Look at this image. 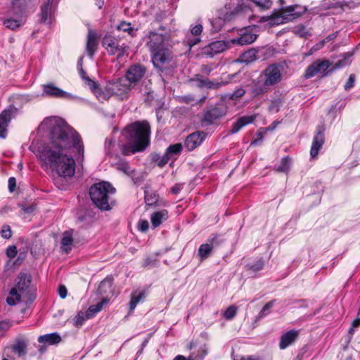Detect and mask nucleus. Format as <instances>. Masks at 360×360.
I'll use <instances>...</instances> for the list:
<instances>
[{
  "instance_id": "2eb2a0df",
  "label": "nucleus",
  "mask_w": 360,
  "mask_h": 360,
  "mask_svg": "<svg viewBox=\"0 0 360 360\" xmlns=\"http://www.w3.org/2000/svg\"><path fill=\"white\" fill-rule=\"evenodd\" d=\"M42 96L54 98H68L70 94L53 84H44Z\"/></svg>"
},
{
  "instance_id": "774afa93",
  "label": "nucleus",
  "mask_w": 360,
  "mask_h": 360,
  "mask_svg": "<svg viewBox=\"0 0 360 360\" xmlns=\"http://www.w3.org/2000/svg\"><path fill=\"white\" fill-rule=\"evenodd\" d=\"M173 360H194V359L192 356H189L188 359H186L182 355H178Z\"/></svg>"
},
{
  "instance_id": "c9c22d12",
  "label": "nucleus",
  "mask_w": 360,
  "mask_h": 360,
  "mask_svg": "<svg viewBox=\"0 0 360 360\" xmlns=\"http://www.w3.org/2000/svg\"><path fill=\"white\" fill-rule=\"evenodd\" d=\"M291 164V159L288 157H284L282 158L279 165L276 168V170L278 172H288Z\"/></svg>"
},
{
  "instance_id": "bb28decb",
  "label": "nucleus",
  "mask_w": 360,
  "mask_h": 360,
  "mask_svg": "<svg viewBox=\"0 0 360 360\" xmlns=\"http://www.w3.org/2000/svg\"><path fill=\"white\" fill-rule=\"evenodd\" d=\"M146 297L144 291L135 290L131 294V300L129 302V310L132 311L137 304Z\"/></svg>"
},
{
  "instance_id": "72a5a7b5",
  "label": "nucleus",
  "mask_w": 360,
  "mask_h": 360,
  "mask_svg": "<svg viewBox=\"0 0 360 360\" xmlns=\"http://www.w3.org/2000/svg\"><path fill=\"white\" fill-rule=\"evenodd\" d=\"M270 90V87L265 85V83L262 82V84H255L253 88L252 89V94L254 96H258L260 95H262L266 92H268Z\"/></svg>"
},
{
  "instance_id": "de8ad7c7",
  "label": "nucleus",
  "mask_w": 360,
  "mask_h": 360,
  "mask_svg": "<svg viewBox=\"0 0 360 360\" xmlns=\"http://www.w3.org/2000/svg\"><path fill=\"white\" fill-rule=\"evenodd\" d=\"M281 101L280 99H276L271 101L269 106V111L273 113L278 112L281 106Z\"/></svg>"
},
{
  "instance_id": "aec40b11",
  "label": "nucleus",
  "mask_w": 360,
  "mask_h": 360,
  "mask_svg": "<svg viewBox=\"0 0 360 360\" xmlns=\"http://www.w3.org/2000/svg\"><path fill=\"white\" fill-rule=\"evenodd\" d=\"M98 39L92 30H89L86 44V51L90 58H92L98 48Z\"/></svg>"
},
{
  "instance_id": "1a4fd4ad",
  "label": "nucleus",
  "mask_w": 360,
  "mask_h": 360,
  "mask_svg": "<svg viewBox=\"0 0 360 360\" xmlns=\"http://www.w3.org/2000/svg\"><path fill=\"white\" fill-rule=\"evenodd\" d=\"M146 68L140 65H131L126 72L125 79L134 88L141 81L146 74Z\"/></svg>"
},
{
  "instance_id": "052dcab7",
  "label": "nucleus",
  "mask_w": 360,
  "mask_h": 360,
  "mask_svg": "<svg viewBox=\"0 0 360 360\" xmlns=\"http://www.w3.org/2000/svg\"><path fill=\"white\" fill-rule=\"evenodd\" d=\"M354 82H355V75L354 74H352L349 75V79L345 85V89L349 90V89L353 87L354 85Z\"/></svg>"
},
{
  "instance_id": "7c9ffc66",
  "label": "nucleus",
  "mask_w": 360,
  "mask_h": 360,
  "mask_svg": "<svg viewBox=\"0 0 360 360\" xmlns=\"http://www.w3.org/2000/svg\"><path fill=\"white\" fill-rule=\"evenodd\" d=\"M108 301V299L104 298L101 300V302L97 303L96 304L90 306L86 311V317L87 319L94 317L98 312L101 311L103 305L106 304Z\"/></svg>"
},
{
  "instance_id": "a211bd4d",
  "label": "nucleus",
  "mask_w": 360,
  "mask_h": 360,
  "mask_svg": "<svg viewBox=\"0 0 360 360\" xmlns=\"http://www.w3.org/2000/svg\"><path fill=\"white\" fill-rule=\"evenodd\" d=\"M53 0L47 1L41 6L40 20L41 22L50 23L51 21L52 13L53 11Z\"/></svg>"
},
{
  "instance_id": "f03ea898",
  "label": "nucleus",
  "mask_w": 360,
  "mask_h": 360,
  "mask_svg": "<svg viewBox=\"0 0 360 360\" xmlns=\"http://www.w3.org/2000/svg\"><path fill=\"white\" fill-rule=\"evenodd\" d=\"M150 127L146 121H137L127 125L124 135L127 143L119 146L124 155L143 151L150 143Z\"/></svg>"
},
{
  "instance_id": "5701e85b",
  "label": "nucleus",
  "mask_w": 360,
  "mask_h": 360,
  "mask_svg": "<svg viewBox=\"0 0 360 360\" xmlns=\"http://www.w3.org/2000/svg\"><path fill=\"white\" fill-rule=\"evenodd\" d=\"M255 115L243 116L240 117L232 126L231 134H236L248 124L252 123L255 120Z\"/></svg>"
},
{
  "instance_id": "8fccbe9b",
  "label": "nucleus",
  "mask_w": 360,
  "mask_h": 360,
  "mask_svg": "<svg viewBox=\"0 0 360 360\" xmlns=\"http://www.w3.org/2000/svg\"><path fill=\"white\" fill-rule=\"evenodd\" d=\"M226 82H219L217 80H210L207 79V89H217L220 88L221 86L226 85Z\"/></svg>"
},
{
  "instance_id": "c85d7f7f",
  "label": "nucleus",
  "mask_w": 360,
  "mask_h": 360,
  "mask_svg": "<svg viewBox=\"0 0 360 360\" xmlns=\"http://www.w3.org/2000/svg\"><path fill=\"white\" fill-rule=\"evenodd\" d=\"M257 39V35L248 32L243 33L238 39L233 41L240 45H248L254 42Z\"/></svg>"
},
{
  "instance_id": "49530a36",
  "label": "nucleus",
  "mask_w": 360,
  "mask_h": 360,
  "mask_svg": "<svg viewBox=\"0 0 360 360\" xmlns=\"http://www.w3.org/2000/svg\"><path fill=\"white\" fill-rule=\"evenodd\" d=\"M256 6H259L262 9H268L271 7L272 2L271 0H250Z\"/></svg>"
},
{
  "instance_id": "9d476101",
  "label": "nucleus",
  "mask_w": 360,
  "mask_h": 360,
  "mask_svg": "<svg viewBox=\"0 0 360 360\" xmlns=\"http://www.w3.org/2000/svg\"><path fill=\"white\" fill-rule=\"evenodd\" d=\"M226 114V110L223 106H214L205 110L201 122L202 125L209 126L214 123L215 121L221 118Z\"/></svg>"
},
{
  "instance_id": "0e129e2a",
  "label": "nucleus",
  "mask_w": 360,
  "mask_h": 360,
  "mask_svg": "<svg viewBox=\"0 0 360 360\" xmlns=\"http://www.w3.org/2000/svg\"><path fill=\"white\" fill-rule=\"evenodd\" d=\"M58 294L62 299L66 297L68 294L67 288L65 285H60L58 288Z\"/></svg>"
},
{
  "instance_id": "a878e982",
  "label": "nucleus",
  "mask_w": 360,
  "mask_h": 360,
  "mask_svg": "<svg viewBox=\"0 0 360 360\" xmlns=\"http://www.w3.org/2000/svg\"><path fill=\"white\" fill-rule=\"evenodd\" d=\"M118 146L116 144L115 141L112 139H106L105 143V150L106 154L110 158H115V160H120V156L118 155L117 150Z\"/></svg>"
},
{
  "instance_id": "bf43d9fd",
  "label": "nucleus",
  "mask_w": 360,
  "mask_h": 360,
  "mask_svg": "<svg viewBox=\"0 0 360 360\" xmlns=\"http://www.w3.org/2000/svg\"><path fill=\"white\" fill-rule=\"evenodd\" d=\"M17 255V248L15 245L8 246L6 249V255L9 258H13Z\"/></svg>"
},
{
  "instance_id": "0eeeda50",
  "label": "nucleus",
  "mask_w": 360,
  "mask_h": 360,
  "mask_svg": "<svg viewBox=\"0 0 360 360\" xmlns=\"http://www.w3.org/2000/svg\"><path fill=\"white\" fill-rule=\"evenodd\" d=\"M151 54L154 66L160 70L163 69L173 59L172 51L166 46L151 52Z\"/></svg>"
},
{
  "instance_id": "c756f323",
  "label": "nucleus",
  "mask_w": 360,
  "mask_h": 360,
  "mask_svg": "<svg viewBox=\"0 0 360 360\" xmlns=\"http://www.w3.org/2000/svg\"><path fill=\"white\" fill-rule=\"evenodd\" d=\"M60 341L61 338L56 333L41 335L38 338V342L39 343H48L49 345L58 344Z\"/></svg>"
},
{
  "instance_id": "b1692460",
  "label": "nucleus",
  "mask_w": 360,
  "mask_h": 360,
  "mask_svg": "<svg viewBox=\"0 0 360 360\" xmlns=\"http://www.w3.org/2000/svg\"><path fill=\"white\" fill-rule=\"evenodd\" d=\"M168 219V212L167 210L154 212L150 217L152 226L154 228L158 227L163 221Z\"/></svg>"
},
{
  "instance_id": "58836bf2",
  "label": "nucleus",
  "mask_w": 360,
  "mask_h": 360,
  "mask_svg": "<svg viewBox=\"0 0 360 360\" xmlns=\"http://www.w3.org/2000/svg\"><path fill=\"white\" fill-rule=\"evenodd\" d=\"M182 148V145L181 143H176L169 146L167 148L166 153L172 158L174 155L180 154Z\"/></svg>"
},
{
  "instance_id": "7ed1b4c3",
  "label": "nucleus",
  "mask_w": 360,
  "mask_h": 360,
  "mask_svg": "<svg viewBox=\"0 0 360 360\" xmlns=\"http://www.w3.org/2000/svg\"><path fill=\"white\" fill-rule=\"evenodd\" d=\"M31 276L20 272L17 278V283L9 292L6 302L10 306L15 305L21 298L26 301L32 302L36 297L35 290L31 286Z\"/></svg>"
},
{
  "instance_id": "5fc2aeb1",
  "label": "nucleus",
  "mask_w": 360,
  "mask_h": 360,
  "mask_svg": "<svg viewBox=\"0 0 360 360\" xmlns=\"http://www.w3.org/2000/svg\"><path fill=\"white\" fill-rule=\"evenodd\" d=\"M264 264L263 260L259 259V260L256 261L255 264H253L252 265H249L248 269L252 270V271L255 272V271L262 269V268L264 267Z\"/></svg>"
},
{
  "instance_id": "ddd939ff",
  "label": "nucleus",
  "mask_w": 360,
  "mask_h": 360,
  "mask_svg": "<svg viewBox=\"0 0 360 360\" xmlns=\"http://www.w3.org/2000/svg\"><path fill=\"white\" fill-rule=\"evenodd\" d=\"M148 37L149 41L146 43V46L150 52L165 46L164 44L165 37L162 34L155 32H150Z\"/></svg>"
},
{
  "instance_id": "20e7f679",
  "label": "nucleus",
  "mask_w": 360,
  "mask_h": 360,
  "mask_svg": "<svg viewBox=\"0 0 360 360\" xmlns=\"http://www.w3.org/2000/svg\"><path fill=\"white\" fill-rule=\"evenodd\" d=\"M115 188L108 182L94 184L89 188V195L94 204L100 210L108 211L113 205L112 195Z\"/></svg>"
},
{
  "instance_id": "393cba45",
  "label": "nucleus",
  "mask_w": 360,
  "mask_h": 360,
  "mask_svg": "<svg viewBox=\"0 0 360 360\" xmlns=\"http://www.w3.org/2000/svg\"><path fill=\"white\" fill-rule=\"evenodd\" d=\"M257 50L255 49H250L243 52L238 59V61L242 63H250L258 59L257 56Z\"/></svg>"
},
{
  "instance_id": "f704fd0d",
  "label": "nucleus",
  "mask_w": 360,
  "mask_h": 360,
  "mask_svg": "<svg viewBox=\"0 0 360 360\" xmlns=\"http://www.w3.org/2000/svg\"><path fill=\"white\" fill-rule=\"evenodd\" d=\"M212 250V245L210 244H202L198 249V255L201 260L206 259Z\"/></svg>"
},
{
  "instance_id": "c03bdc74",
  "label": "nucleus",
  "mask_w": 360,
  "mask_h": 360,
  "mask_svg": "<svg viewBox=\"0 0 360 360\" xmlns=\"http://www.w3.org/2000/svg\"><path fill=\"white\" fill-rule=\"evenodd\" d=\"M134 184H139L141 183L143 180V173L138 172L135 169H133V171L131 172V174H129V176Z\"/></svg>"
},
{
  "instance_id": "4468645a",
  "label": "nucleus",
  "mask_w": 360,
  "mask_h": 360,
  "mask_svg": "<svg viewBox=\"0 0 360 360\" xmlns=\"http://www.w3.org/2000/svg\"><path fill=\"white\" fill-rule=\"evenodd\" d=\"M206 134L202 131H195L188 135L185 141V146L188 150H193L198 146H200L204 139Z\"/></svg>"
},
{
  "instance_id": "f3484780",
  "label": "nucleus",
  "mask_w": 360,
  "mask_h": 360,
  "mask_svg": "<svg viewBox=\"0 0 360 360\" xmlns=\"http://www.w3.org/2000/svg\"><path fill=\"white\" fill-rule=\"evenodd\" d=\"M227 49V45L224 41H216L210 43L204 49V53L210 57L223 52Z\"/></svg>"
},
{
  "instance_id": "2f4dec72",
  "label": "nucleus",
  "mask_w": 360,
  "mask_h": 360,
  "mask_svg": "<svg viewBox=\"0 0 360 360\" xmlns=\"http://www.w3.org/2000/svg\"><path fill=\"white\" fill-rule=\"evenodd\" d=\"M202 25L201 24L196 25L191 28V34L194 36L193 39H188V44L190 47L195 46L200 41V35L202 32Z\"/></svg>"
},
{
  "instance_id": "473e14b6",
  "label": "nucleus",
  "mask_w": 360,
  "mask_h": 360,
  "mask_svg": "<svg viewBox=\"0 0 360 360\" xmlns=\"http://www.w3.org/2000/svg\"><path fill=\"white\" fill-rule=\"evenodd\" d=\"M116 169L119 171L122 172L124 174L127 175L131 174L133 169L129 166V163L127 161L117 160V162H115Z\"/></svg>"
},
{
  "instance_id": "79ce46f5",
  "label": "nucleus",
  "mask_w": 360,
  "mask_h": 360,
  "mask_svg": "<svg viewBox=\"0 0 360 360\" xmlns=\"http://www.w3.org/2000/svg\"><path fill=\"white\" fill-rule=\"evenodd\" d=\"M238 308L234 305L229 306L223 313L224 317L226 320L233 319L237 314Z\"/></svg>"
},
{
  "instance_id": "a18cd8bd",
  "label": "nucleus",
  "mask_w": 360,
  "mask_h": 360,
  "mask_svg": "<svg viewBox=\"0 0 360 360\" xmlns=\"http://www.w3.org/2000/svg\"><path fill=\"white\" fill-rule=\"evenodd\" d=\"M315 63L317 64V68L319 72H324L331 65V63L328 60H323L322 61L317 60Z\"/></svg>"
},
{
  "instance_id": "e433bc0d",
  "label": "nucleus",
  "mask_w": 360,
  "mask_h": 360,
  "mask_svg": "<svg viewBox=\"0 0 360 360\" xmlns=\"http://www.w3.org/2000/svg\"><path fill=\"white\" fill-rule=\"evenodd\" d=\"M112 285V280L110 278H105L103 280L99 286L98 291L100 293L103 294L108 292V290H110Z\"/></svg>"
},
{
  "instance_id": "13d9d810",
  "label": "nucleus",
  "mask_w": 360,
  "mask_h": 360,
  "mask_svg": "<svg viewBox=\"0 0 360 360\" xmlns=\"http://www.w3.org/2000/svg\"><path fill=\"white\" fill-rule=\"evenodd\" d=\"M11 327V323L7 321H0V335L4 334Z\"/></svg>"
},
{
  "instance_id": "412c9836",
  "label": "nucleus",
  "mask_w": 360,
  "mask_h": 360,
  "mask_svg": "<svg viewBox=\"0 0 360 360\" xmlns=\"http://www.w3.org/2000/svg\"><path fill=\"white\" fill-rule=\"evenodd\" d=\"M27 343L23 339H17L8 350L17 355L18 357L25 356L27 353Z\"/></svg>"
},
{
  "instance_id": "603ef678",
  "label": "nucleus",
  "mask_w": 360,
  "mask_h": 360,
  "mask_svg": "<svg viewBox=\"0 0 360 360\" xmlns=\"http://www.w3.org/2000/svg\"><path fill=\"white\" fill-rule=\"evenodd\" d=\"M274 303V300L269 302L268 303H266L263 307V308L262 309L260 312L259 313L258 317L259 318H262V317L266 316L269 313L270 309L273 307Z\"/></svg>"
},
{
  "instance_id": "dca6fc26",
  "label": "nucleus",
  "mask_w": 360,
  "mask_h": 360,
  "mask_svg": "<svg viewBox=\"0 0 360 360\" xmlns=\"http://www.w3.org/2000/svg\"><path fill=\"white\" fill-rule=\"evenodd\" d=\"M324 129L319 126L317 128V133L314 136L312 145L310 150V155L311 158H315L318 155L319 150L322 147L324 143V136H323Z\"/></svg>"
},
{
  "instance_id": "338daca9",
  "label": "nucleus",
  "mask_w": 360,
  "mask_h": 360,
  "mask_svg": "<svg viewBox=\"0 0 360 360\" xmlns=\"http://www.w3.org/2000/svg\"><path fill=\"white\" fill-rule=\"evenodd\" d=\"M182 189V186L181 184H175L174 186L171 188V192L173 194L179 193Z\"/></svg>"
},
{
  "instance_id": "f8f14e48",
  "label": "nucleus",
  "mask_w": 360,
  "mask_h": 360,
  "mask_svg": "<svg viewBox=\"0 0 360 360\" xmlns=\"http://www.w3.org/2000/svg\"><path fill=\"white\" fill-rule=\"evenodd\" d=\"M103 46L109 54L117 53V58L122 57L126 51V46H120L117 39L111 36H106L103 38Z\"/></svg>"
},
{
  "instance_id": "3c124183",
  "label": "nucleus",
  "mask_w": 360,
  "mask_h": 360,
  "mask_svg": "<svg viewBox=\"0 0 360 360\" xmlns=\"http://www.w3.org/2000/svg\"><path fill=\"white\" fill-rule=\"evenodd\" d=\"M192 81L196 82V85L200 88H207V79H204L201 75H197Z\"/></svg>"
},
{
  "instance_id": "69168bd1",
  "label": "nucleus",
  "mask_w": 360,
  "mask_h": 360,
  "mask_svg": "<svg viewBox=\"0 0 360 360\" xmlns=\"http://www.w3.org/2000/svg\"><path fill=\"white\" fill-rule=\"evenodd\" d=\"M16 186V180L14 177H10L8 179V189L10 192H13L15 191Z\"/></svg>"
},
{
  "instance_id": "39448f33",
  "label": "nucleus",
  "mask_w": 360,
  "mask_h": 360,
  "mask_svg": "<svg viewBox=\"0 0 360 360\" xmlns=\"http://www.w3.org/2000/svg\"><path fill=\"white\" fill-rule=\"evenodd\" d=\"M124 77L110 82L107 84V89L110 91L113 95H116L120 99L124 100L129 98L130 91L134 87Z\"/></svg>"
},
{
  "instance_id": "4c0bfd02",
  "label": "nucleus",
  "mask_w": 360,
  "mask_h": 360,
  "mask_svg": "<svg viewBox=\"0 0 360 360\" xmlns=\"http://www.w3.org/2000/svg\"><path fill=\"white\" fill-rule=\"evenodd\" d=\"M117 30H122L123 32H128V34L131 36V37H134L136 36V30H135L132 27H131V23L129 22H122L118 26H117Z\"/></svg>"
},
{
  "instance_id": "ea45409f",
  "label": "nucleus",
  "mask_w": 360,
  "mask_h": 360,
  "mask_svg": "<svg viewBox=\"0 0 360 360\" xmlns=\"http://www.w3.org/2000/svg\"><path fill=\"white\" fill-rule=\"evenodd\" d=\"M4 25L7 28L14 30L20 27L22 25V22L18 20L8 18L4 21Z\"/></svg>"
},
{
  "instance_id": "6ab92c4d",
  "label": "nucleus",
  "mask_w": 360,
  "mask_h": 360,
  "mask_svg": "<svg viewBox=\"0 0 360 360\" xmlns=\"http://www.w3.org/2000/svg\"><path fill=\"white\" fill-rule=\"evenodd\" d=\"M298 331L290 330L285 333L283 334L281 337L279 342V348L285 349L288 346L291 345L297 338Z\"/></svg>"
},
{
  "instance_id": "9b49d317",
  "label": "nucleus",
  "mask_w": 360,
  "mask_h": 360,
  "mask_svg": "<svg viewBox=\"0 0 360 360\" xmlns=\"http://www.w3.org/2000/svg\"><path fill=\"white\" fill-rule=\"evenodd\" d=\"M18 112V109L13 105L3 110L0 114V138L4 139L7 135V128L11 118Z\"/></svg>"
},
{
  "instance_id": "a19ab883",
  "label": "nucleus",
  "mask_w": 360,
  "mask_h": 360,
  "mask_svg": "<svg viewBox=\"0 0 360 360\" xmlns=\"http://www.w3.org/2000/svg\"><path fill=\"white\" fill-rule=\"evenodd\" d=\"M319 72V71L317 68V64L314 62L307 68L304 73V77L307 79L311 78Z\"/></svg>"
},
{
  "instance_id": "423d86ee",
  "label": "nucleus",
  "mask_w": 360,
  "mask_h": 360,
  "mask_svg": "<svg viewBox=\"0 0 360 360\" xmlns=\"http://www.w3.org/2000/svg\"><path fill=\"white\" fill-rule=\"evenodd\" d=\"M282 70V66L280 65L271 64L259 76V79L264 82L266 86L271 88L281 81Z\"/></svg>"
},
{
  "instance_id": "e2e57ef3",
  "label": "nucleus",
  "mask_w": 360,
  "mask_h": 360,
  "mask_svg": "<svg viewBox=\"0 0 360 360\" xmlns=\"http://www.w3.org/2000/svg\"><path fill=\"white\" fill-rule=\"evenodd\" d=\"M171 157L166 153L158 161V165L160 167L165 166L170 160Z\"/></svg>"
},
{
  "instance_id": "4d7b16f0",
  "label": "nucleus",
  "mask_w": 360,
  "mask_h": 360,
  "mask_svg": "<svg viewBox=\"0 0 360 360\" xmlns=\"http://www.w3.org/2000/svg\"><path fill=\"white\" fill-rule=\"evenodd\" d=\"M1 233L4 238L9 239L12 236V232L10 226L4 225L2 228Z\"/></svg>"
},
{
  "instance_id": "864d4df0",
  "label": "nucleus",
  "mask_w": 360,
  "mask_h": 360,
  "mask_svg": "<svg viewBox=\"0 0 360 360\" xmlns=\"http://www.w3.org/2000/svg\"><path fill=\"white\" fill-rule=\"evenodd\" d=\"M86 319H88L86 314L84 315L83 312L79 311L74 319V323L76 326H80Z\"/></svg>"
},
{
  "instance_id": "6e6d98bb",
  "label": "nucleus",
  "mask_w": 360,
  "mask_h": 360,
  "mask_svg": "<svg viewBox=\"0 0 360 360\" xmlns=\"http://www.w3.org/2000/svg\"><path fill=\"white\" fill-rule=\"evenodd\" d=\"M245 93V91L243 88L236 89L230 96V98L232 100H237L242 97Z\"/></svg>"
},
{
  "instance_id": "37998d69",
  "label": "nucleus",
  "mask_w": 360,
  "mask_h": 360,
  "mask_svg": "<svg viewBox=\"0 0 360 360\" xmlns=\"http://www.w3.org/2000/svg\"><path fill=\"white\" fill-rule=\"evenodd\" d=\"M79 74L80 77L82 78V79L85 82V83L89 86V87H95L96 86V82L90 79L84 70L83 68H79Z\"/></svg>"
},
{
  "instance_id": "4be33fe9",
  "label": "nucleus",
  "mask_w": 360,
  "mask_h": 360,
  "mask_svg": "<svg viewBox=\"0 0 360 360\" xmlns=\"http://www.w3.org/2000/svg\"><path fill=\"white\" fill-rule=\"evenodd\" d=\"M73 242V231L69 230L65 231L63 233L61 239V249L63 252L68 253L72 249V245Z\"/></svg>"
},
{
  "instance_id": "09e8293b",
  "label": "nucleus",
  "mask_w": 360,
  "mask_h": 360,
  "mask_svg": "<svg viewBox=\"0 0 360 360\" xmlns=\"http://www.w3.org/2000/svg\"><path fill=\"white\" fill-rule=\"evenodd\" d=\"M349 56H344L342 59L339 60L333 66V68L330 70V72H332L335 70L343 68L347 65H349Z\"/></svg>"
},
{
  "instance_id": "680f3d73",
  "label": "nucleus",
  "mask_w": 360,
  "mask_h": 360,
  "mask_svg": "<svg viewBox=\"0 0 360 360\" xmlns=\"http://www.w3.org/2000/svg\"><path fill=\"white\" fill-rule=\"evenodd\" d=\"M139 229L142 232H146L148 229V222L147 220H140L138 224Z\"/></svg>"
},
{
  "instance_id": "f257e3e1",
  "label": "nucleus",
  "mask_w": 360,
  "mask_h": 360,
  "mask_svg": "<svg viewBox=\"0 0 360 360\" xmlns=\"http://www.w3.org/2000/svg\"><path fill=\"white\" fill-rule=\"evenodd\" d=\"M41 127L49 130V141L39 154L41 166L57 174L55 184L63 189L58 181L61 178L72 177L75 172V161L71 155L68 154V150L74 147L81 154L82 158H84L81 137L63 120L56 117L46 118Z\"/></svg>"
},
{
  "instance_id": "6e6552de",
  "label": "nucleus",
  "mask_w": 360,
  "mask_h": 360,
  "mask_svg": "<svg viewBox=\"0 0 360 360\" xmlns=\"http://www.w3.org/2000/svg\"><path fill=\"white\" fill-rule=\"evenodd\" d=\"M306 11V8H300L297 6H290L281 11L280 15L275 19V22L282 24L292 21L300 17Z\"/></svg>"
},
{
  "instance_id": "cd10ccee",
  "label": "nucleus",
  "mask_w": 360,
  "mask_h": 360,
  "mask_svg": "<svg viewBox=\"0 0 360 360\" xmlns=\"http://www.w3.org/2000/svg\"><path fill=\"white\" fill-rule=\"evenodd\" d=\"M95 96L97 97V98L101 101H107L110 98L111 96H112V93L110 92L108 89H107V85L105 87V90L101 89L97 84L96 83L95 87H90Z\"/></svg>"
}]
</instances>
